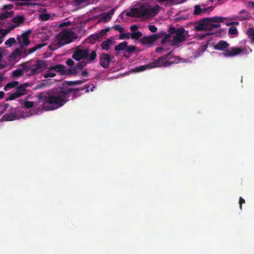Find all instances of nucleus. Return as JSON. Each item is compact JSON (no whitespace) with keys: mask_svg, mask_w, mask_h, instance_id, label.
Listing matches in <instances>:
<instances>
[{"mask_svg":"<svg viewBox=\"0 0 254 254\" xmlns=\"http://www.w3.org/2000/svg\"><path fill=\"white\" fill-rule=\"evenodd\" d=\"M73 90L70 88H62L57 92L42 93L39 100L43 103V109L46 111L53 110L61 107L68 100L69 93Z\"/></svg>","mask_w":254,"mask_h":254,"instance_id":"1","label":"nucleus"},{"mask_svg":"<svg viewBox=\"0 0 254 254\" xmlns=\"http://www.w3.org/2000/svg\"><path fill=\"white\" fill-rule=\"evenodd\" d=\"M172 53V52H170L149 64L136 67L132 69L131 71L134 72H138L144 71L147 69L157 67H167L173 64L177 63V60H179L180 58L178 57H173Z\"/></svg>","mask_w":254,"mask_h":254,"instance_id":"2","label":"nucleus"},{"mask_svg":"<svg viewBox=\"0 0 254 254\" xmlns=\"http://www.w3.org/2000/svg\"><path fill=\"white\" fill-rule=\"evenodd\" d=\"M160 9V6L158 5L152 7L149 5L143 4L137 7L132 8L130 12H127V15L133 17L148 18L156 15Z\"/></svg>","mask_w":254,"mask_h":254,"instance_id":"3","label":"nucleus"},{"mask_svg":"<svg viewBox=\"0 0 254 254\" xmlns=\"http://www.w3.org/2000/svg\"><path fill=\"white\" fill-rule=\"evenodd\" d=\"M230 45L226 41L220 40L214 46L216 50L223 51L222 55L225 57H232L240 54L243 50L239 47H231L228 48Z\"/></svg>","mask_w":254,"mask_h":254,"instance_id":"4","label":"nucleus"},{"mask_svg":"<svg viewBox=\"0 0 254 254\" xmlns=\"http://www.w3.org/2000/svg\"><path fill=\"white\" fill-rule=\"evenodd\" d=\"M46 63L43 61H37L35 64L30 62L22 64L20 66L28 76H32L40 72L46 67Z\"/></svg>","mask_w":254,"mask_h":254,"instance_id":"5","label":"nucleus"},{"mask_svg":"<svg viewBox=\"0 0 254 254\" xmlns=\"http://www.w3.org/2000/svg\"><path fill=\"white\" fill-rule=\"evenodd\" d=\"M222 21V18L218 16L204 18L195 26V29L197 31H212V23H219Z\"/></svg>","mask_w":254,"mask_h":254,"instance_id":"6","label":"nucleus"},{"mask_svg":"<svg viewBox=\"0 0 254 254\" xmlns=\"http://www.w3.org/2000/svg\"><path fill=\"white\" fill-rule=\"evenodd\" d=\"M168 32L171 34H175L172 41L173 45L181 43L186 40V30L183 27H180L177 29L174 27H171L168 29Z\"/></svg>","mask_w":254,"mask_h":254,"instance_id":"7","label":"nucleus"},{"mask_svg":"<svg viewBox=\"0 0 254 254\" xmlns=\"http://www.w3.org/2000/svg\"><path fill=\"white\" fill-rule=\"evenodd\" d=\"M73 35V32L71 30L61 32L58 37V45L60 46H63L65 44L70 43L72 41Z\"/></svg>","mask_w":254,"mask_h":254,"instance_id":"8","label":"nucleus"},{"mask_svg":"<svg viewBox=\"0 0 254 254\" xmlns=\"http://www.w3.org/2000/svg\"><path fill=\"white\" fill-rule=\"evenodd\" d=\"M32 33L31 30H28L17 37V41L20 45L28 46L30 43L29 37Z\"/></svg>","mask_w":254,"mask_h":254,"instance_id":"9","label":"nucleus"},{"mask_svg":"<svg viewBox=\"0 0 254 254\" xmlns=\"http://www.w3.org/2000/svg\"><path fill=\"white\" fill-rule=\"evenodd\" d=\"M14 11L11 10L8 11L5 10L0 13V27L6 26L10 24V22H8L7 18L12 17L13 16Z\"/></svg>","mask_w":254,"mask_h":254,"instance_id":"10","label":"nucleus"},{"mask_svg":"<svg viewBox=\"0 0 254 254\" xmlns=\"http://www.w3.org/2000/svg\"><path fill=\"white\" fill-rule=\"evenodd\" d=\"M162 35L161 33H156L152 34L148 36H145L140 40V42L143 45H151L156 41L158 39H160Z\"/></svg>","mask_w":254,"mask_h":254,"instance_id":"11","label":"nucleus"},{"mask_svg":"<svg viewBox=\"0 0 254 254\" xmlns=\"http://www.w3.org/2000/svg\"><path fill=\"white\" fill-rule=\"evenodd\" d=\"M113 59H114V56H111L106 53H102L100 56V64L102 67L107 68Z\"/></svg>","mask_w":254,"mask_h":254,"instance_id":"12","label":"nucleus"},{"mask_svg":"<svg viewBox=\"0 0 254 254\" xmlns=\"http://www.w3.org/2000/svg\"><path fill=\"white\" fill-rule=\"evenodd\" d=\"M85 54V48L77 47L73 51L71 57L73 59L78 62L84 61Z\"/></svg>","mask_w":254,"mask_h":254,"instance_id":"13","label":"nucleus"},{"mask_svg":"<svg viewBox=\"0 0 254 254\" xmlns=\"http://www.w3.org/2000/svg\"><path fill=\"white\" fill-rule=\"evenodd\" d=\"M85 53L86 55L85 56L84 61L87 62L88 64L92 63L97 57L96 51L85 47Z\"/></svg>","mask_w":254,"mask_h":254,"instance_id":"14","label":"nucleus"},{"mask_svg":"<svg viewBox=\"0 0 254 254\" xmlns=\"http://www.w3.org/2000/svg\"><path fill=\"white\" fill-rule=\"evenodd\" d=\"M65 68L66 67L64 65L61 64H58L55 66L50 67V70H54L60 73L61 75H65Z\"/></svg>","mask_w":254,"mask_h":254,"instance_id":"15","label":"nucleus"},{"mask_svg":"<svg viewBox=\"0 0 254 254\" xmlns=\"http://www.w3.org/2000/svg\"><path fill=\"white\" fill-rule=\"evenodd\" d=\"M1 119L4 121H12L17 119L18 117L16 113H9L4 115Z\"/></svg>","mask_w":254,"mask_h":254,"instance_id":"16","label":"nucleus"},{"mask_svg":"<svg viewBox=\"0 0 254 254\" xmlns=\"http://www.w3.org/2000/svg\"><path fill=\"white\" fill-rule=\"evenodd\" d=\"M16 27H17V25H16L15 24H12L9 25L6 29H4L0 28V34L1 35V38H3L10 31L13 30Z\"/></svg>","mask_w":254,"mask_h":254,"instance_id":"17","label":"nucleus"},{"mask_svg":"<svg viewBox=\"0 0 254 254\" xmlns=\"http://www.w3.org/2000/svg\"><path fill=\"white\" fill-rule=\"evenodd\" d=\"M25 20V17L23 15H16L12 19V22L16 25H17V27L23 24Z\"/></svg>","mask_w":254,"mask_h":254,"instance_id":"18","label":"nucleus"},{"mask_svg":"<svg viewBox=\"0 0 254 254\" xmlns=\"http://www.w3.org/2000/svg\"><path fill=\"white\" fill-rule=\"evenodd\" d=\"M158 33H161L162 35L160 38H162L161 40V44H165L167 43H171V35L172 34L170 32L168 34H166L164 32H159Z\"/></svg>","mask_w":254,"mask_h":254,"instance_id":"19","label":"nucleus"},{"mask_svg":"<svg viewBox=\"0 0 254 254\" xmlns=\"http://www.w3.org/2000/svg\"><path fill=\"white\" fill-rule=\"evenodd\" d=\"M18 49L20 51V54L22 58H25L33 53L30 52V49H28L26 46L20 45Z\"/></svg>","mask_w":254,"mask_h":254,"instance_id":"20","label":"nucleus"},{"mask_svg":"<svg viewBox=\"0 0 254 254\" xmlns=\"http://www.w3.org/2000/svg\"><path fill=\"white\" fill-rule=\"evenodd\" d=\"M10 58L12 60L17 62L19 61L21 58H22L21 54L20 51L19 50L18 48L15 49L11 54Z\"/></svg>","mask_w":254,"mask_h":254,"instance_id":"21","label":"nucleus"},{"mask_svg":"<svg viewBox=\"0 0 254 254\" xmlns=\"http://www.w3.org/2000/svg\"><path fill=\"white\" fill-rule=\"evenodd\" d=\"M112 41L110 39H108L102 42L101 47L102 49L108 51L112 44Z\"/></svg>","mask_w":254,"mask_h":254,"instance_id":"22","label":"nucleus"},{"mask_svg":"<svg viewBox=\"0 0 254 254\" xmlns=\"http://www.w3.org/2000/svg\"><path fill=\"white\" fill-rule=\"evenodd\" d=\"M88 0H72V2L73 5L81 7L85 6L86 4L88 3Z\"/></svg>","mask_w":254,"mask_h":254,"instance_id":"23","label":"nucleus"},{"mask_svg":"<svg viewBox=\"0 0 254 254\" xmlns=\"http://www.w3.org/2000/svg\"><path fill=\"white\" fill-rule=\"evenodd\" d=\"M15 92L18 96L20 97L27 93V90L24 89V87L20 85L17 88Z\"/></svg>","mask_w":254,"mask_h":254,"instance_id":"24","label":"nucleus"},{"mask_svg":"<svg viewBox=\"0 0 254 254\" xmlns=\"http://www.w3.org/2000/svg\"><path fill=\"white\" fill-rule=\"evenodd\" d=\"M101 38L100 37L98 33L96 34H92L90 35L88 38L87 40L91 44H94L96 42V41L99 40Z\"/></svg>","mask_w":254,"mask_h":254,"instance_id":"25","label":"nucleus"},{"mask_svg":"<svg viewBox=\"0 0 254 254\" xmlns=\"http://www.w3.org/2000/svg\"><path fill=\"white\" fill-rule=\"evenodd\" d=\"M128 43L124 41L120 43L118 45L115 47V50L116 51H120L124 50H126Z\"/></svg>","mask_w":254,"mask_h":254,"instance_id":"26","label":"nucleus"},{"mask_svg":"<svg viewBox=\"0 0 254 254\" xmlns=\"http://www.w3.org/2000/svg\"><path fill=\"white\" fill-rule=\"evenodd\" d=\"M18 81H12L8 83H7L5 86L4 87V90L5 91H8L9 89L18 86Z\"/></svg>","mask_w":254,"mask_h":254,"instance_id":"27","label":"nucleus"},{"mask_svg":"<svg viewBox=\"0 0 254 254\" xmlns=\"http://www.w3.org/2000/svg\"><path fill=\"white\" fill-rule=\"evenodd\" d=\"M87 64H88V63H87V62L86 61H79L77 63V64L75 66V69H76V70H81L84 67H85L87 65Z\"/></svg>","mask_w":254,"mask_h":254,"instance_id":"28","label":"nucleus"},{"mask_svg":"<svg viewBox=\"0 0 254 254\" xmlns=\"http://www.w3.org/2000/svg\"><path fill=\"white\" fill-rule=\"evenodd\" d=\"M32 0H17L16 4L19 6H29L33 4V3L30 2Z\"/></svg>","mask_w":254,"mask_h":254,"instance_id":"29","label":"nucleus"},{"mask_svg":"<svg viewBox=\"0 0 254 254\" xmlns=\"http://www.w3.org/2000/svg\"><path fill=\"white\" fill-rule=\"evenodd\" d=\"M86 80H79L76 81H66L65 83L68 86H72L75 85L81 84L84 82H85Z\"/></svg>","mask_w":254,"mask_h":254,"instance_id":"30","label":"nucleus"},{"mask_svg":"<svg viewBox=\"0 0 254 254\" xmlns=\"http://www.w3.org/2000/svg\"><path fill=\"white\" fill-rule=\"evenodd\" d=\"M115 11V8H112L110 11L107 12V13H104L103 15V19L104 20H110L111 18V16L114 14Z\"/></svg>","mask_w":254,"mask_h":254,"instance_id":"31","label":"nucleus"},{"mask_svg":"<svg viewBox=\"0 0 254 254\" xmlns=\"http://www.w3.org/2000/svg\"><path fill=\"white\" fill-rule=\"evenodd\" d=\"M24 74V71L22 68H18L13 71L12 75L15 77H20Z\"/></svg>","mask_w":254,"mask_h":254,"instance_id":"32","label":"nucleus"},{"mask_svg":"<svg viewBox=\"0 0 254 254\" xmlns=\"http://www.w3.org/2000/svg\"><path fill=\"white\" fill-rule=\"evenodd\" d=\"M21 105L26 109H30L33 107L34 102L32 101H21Z\"/></svg>","mask_w":254,"mask_h":254,"instance_id":"33","label":"nucleus"},{"mask_svg":"<svg viewBox=\"0 0 254 254\" xmlns=\"http://www.w3.org/2000/svg\"><path fill=\"white\" fill-rule=\"evenodd\" d=\"M142 34L140 31L132 32L130 34V37L132 39L138 40L142 37Z\"/></svg>","mask_w":254,"mask_h":254,"instance_id":"34","label":"nucleus"},{"mask_svg":"<svg viewBox=\"0 0 254 254\" xmlns=\"http://www.w3.org/2000/svg\"><path fill=\"white\" fill-rule=\"evenodd\" d=\"M240 14H244V16H240L239 19L240 20H246L248 18L249 15L246 10L243 9L240 11Z\"/></svg>","mask_w":254,"mask_h":254,"instance_id":"35","label":"nucleus"},{"mask_svg":"<svg viewBox=\"0 0 254 254\" xmlns=\"http://www.w3.org/2000/svg\"><path fill=\"white\" fill-rule=\"evenodd\" d=\"M77 72V71L75 66L72 68H65V75L76 74Z\"/></svg>","mask_w":254,"mask_h":254,"instance_id":"36","label":"nucleus"},{"mask_svg":"<svg viewBox=\"0 0 254 254\" xmlns=\"http://www.w3.org/2000/svg\"><path fill=\"white\" fill-rule=\"evenodd\" d=\"M8 95V96L6 99V101L13 100L19 97L15 92L13 93H9Z\"/></svg>","mask_w":254,"mask_h":254,"instance_id":"37","label":"nucleus"},{"mask_svg":"<svg viewBox=\"0 0 254 254\" xmlns=\"http://www.w3.org/2000/svg\"><path fill=\"white\" fill-rule=\"evenodd\" d=\"M201 12H205V11L203 10V9H201L199 5H196L194 6L193 14L195 15H199L201 13Z\"/></svg>","mask_w":254,"mask_h":254,"instance_id":"38","label":"nucleus"},{"mask_svg":"<svg viewBox=\"0 0 254 254\" xmlns=\"http://www.w3.org/2000/svg\"><path fill=\"white\" fill-rule=\"evenodd\" d=\"M16 43V40L14 38H9L5 42V44L9 47H11L12 45Z\"/></svg>","mask_w":254,"mask_h":254,"instance_id":"39","label":"nucleus"},{"mask_svg":"<svg viewBox=\"0 0 254 254\" xmlns=\"http://www.w3.org/2000/svg\"><path fill=\"white\" fill-rule=\"evenodd\" d=\"M136 50V47L133 45L127 46L126 52L127 53H134Z\"/></svg>","mask_w":254,"mask_h":254,"instance_id":"40","label":"nucleus"},{"mask_svg":"<svg viewBox=\"0 0 254 254\" xmlns=\"http://www.w3.org/2000/svg\"><path fill=\"white\" fill-rule=\"evenodd\" d=\"M110 31L109 28H106L103 29H102L100 30V31L98 33V34L100 38H102V37L104 36L106 33Z\"/></svg>","mask_w":254,"mask_h":254,"instance_id":"41","label":"nucleus"},{"mask_svg":"<svg viewBox=\"0 0 254 254\" xmlns=\"http://www.w3.org/2000/svg\"><path fill=\"white\" fill-rule=\"evenodd\" d=\"M247 34L250 38L254 40V29L253 28H249L248 29Z\"/></svg>","mask_w":254,"mask_h":254,"instance_id":"42","label":"nucleus"},{"mask_svg":"<svg viewBox=\"0 0 254 254\" xmlns=\"http://www.w3.org/2000/svg\"><path fill=\"white\" fill-rule=\"evenodd\" d=\"M50 15L47 13H42L40 15V18L43 21H47L50 18Z\"/></svg>","mask_w":254,"mask_h":254,"instance_id":"43","label":"nucleus"},{"mask_svg":"<svg viewBox=\"0 0 254 254\" xmlns=\"http://www.w3.org/2000/svg\"><path fill=\"white\" fill-rule=\"evenodd\" d=\"M238 33V30L236 27L232 26L229 29V34L231 35H236Z\"/></svg>","mask_w":254,"mask_h":254,"instance_id":"44","label":"nucleus"},{"mask_svg":"<svg viewBox=\"0 0 254 254\" xmlns=\"http://www.w3.org/2000/svg\"><path fill=\"white\" fill-rule=\"evenodd\" d=\"M130 34L129 33H124L120 35L119 39H124L125 38H127L128 39L130 38Z\"/></svg>","mask_w":254,"mask_h":254,"instance_id":"45","label":"nucleus"},{"mask_svg":"<svg viewBox=\"0 0 254 254\" xmlns=\"http://www.w3.org/2000/svg\"><path fill=\"white\" fill-rule=\"evenodd\" d=\"M43 47V44H40L37 45L36 46H35L32 48H30V52L34 53L37 50L40 49L42 48Z\"/></svg>","mask_w":254,"mask_h":254,"instance_id":"46","label":"nucleus"},{"mask_svg":"<svg viewBox=\"0 0 254 254\" xmlns=\"http://www.w3.org/2000/svg\"><path fill=\"white\" fill-rule=\"evenodd\" d=\"M56 75V74L53 72L51 71H48L47 73H45L44 75V77L47 78L49 77H53Z\"/></svg>","mask_w":254,"mask_h":254,"instance_id":"47","label":"nucleus"},{"mask_svg":"<svg viewBox=\"0 0 254 254\" xmlns=\"http://www.w3.org/2000/svg\"><path fill=\"white\" fill-rule=\"evenodd\" d=\"M114 28L115 30L118 31L121 33L123 32L124 30V28L119 24H117L114 26Z\"/></svg>","mask_w":254,"mask_h":254,"instance_id":"48","label":"nucleus"},{"mask_svg":"<svg viewBox=\"0 0 254 254\" xmlns=\"http://www.w3.org/2000/svg\"><path fill=\"white\" fill-rule=\"evenodd\" d=\"M70 24H71V22H70L69 21H67L64 22H62V23H61L60 24V27H63L64 26H69V25H70Z\"/></svg>","mask_w":254,"mask_h":254,"instance_id":"49","label":"nucleus"},{"mask_svg":"<svg viewBox=\"0 0 254 254\" xmlns=\"http://www.w3.org/2000/svg\"><path fill=\"white\" fill-rule=\"evenodd\" d=\"M149 29L151 32L153 33L156 32L157 31V28L155 26L153 25H150L149 26Z\"/></svg>","mask_w":254,"mask_h":254,"instance_id":"50","label":"nucleus"},{"mask_svg":"<svg viewBox=\"0 0 254 254\" xmlns=\"http://www.w3.org/2000/svg\"><path fill=\"white\" fill-rule=\"evenodd\" d=\"M66 64L69 66H73L74 64V62L71 60V59H69L68 60L66 61Z\"/></svg>","mask_w":254,"mask_h":254,"instance_id":"51","label":"nucleus"},{"mask_svg":"<svg viewBox=\"0 0 254 254\" xmlns=\"http://www.w3.org/2000/svg\"><path fill=\"white\" fill-rule=\"evenodd\" d=\"M13 5L12 4H6L3 6L2 9L5 10L6 9H11L13 8Z\"/></svg>","mask_w":254,"mask_h":254,"instance_id":"52","label":"nucleus"},{"mask_svg":"<svg viewBox=\"0 0 254 254\" xmlns=\"http://www.w3.org/2000/svg\"><path fill=\"white\" fill-rule=\"evenodd\" d=\"M138 27L137 25L134 24L130 27V29L132 32H135V31L138 29Z\"/></svg>","mask_w":254,"mask_h":254,"instance_id":"53","label":"nucleus"},{"mask_svg":"<svg viewBox=\"0 0 254 254\" xmlns=\"http://www.w3.org/2000/svg\"><path fill=\"white\" fill-rule=\"evenodd\" d=\"M245 203V199L244 198H243L242 197H240L239 198V205H240V209H242V204Z\"/></svg>","mask_w":254,"mask_h":254,"instance_id":"54","label":"nucleus"},{"mask_svg":"<svg viewBox=\"0 0 254 254\" xmlns=\"http://www.w3.org/2000/svg\"><path fill=\"white\" fill-rule=\"evenodd\" d=\"M213 30L217 29L220 27V24L219 23H212Z\"/></svg>","mask_w":254,"mask_h":254,"instance_id":"55","label":"nucleus"},{"mask_svg":"<svg viewBox=\"0 0 254 254\" xmlns=\"http://www.w3.org/2000/svg\"><path fill=\"white\" fill-rule=\"evenodd\" d=\"M247 7H249V8H254V1H249L247 3Z\"/></svg>","mask_w":254,"mask_h":254,"instance_id":"56","label":"nucleus"},{"mask_svg":"<svg viewBox=\"0 0 254 254\" xmlns=\"http://www.w3.org/2000/svg\"><path fill=\"white\" fill-rule=\"evenodd\" d=\"M71 89L73 90L72 91H73V98L76 97L78 96L77 95V93L79 91V89L78 88H75V89L71 88Z\"/></svg>","mask_w":254,"mask_h":254,"instance_id":"57","label":"nucleus"},{"mask_svg":"<svg viewBox=\"0 0 254 254\" xmlns=\"http://www.w3.org/2000/svg\"><path fill=\"white\" fill-rule=\"evenodd\" d=\"M82 76H87L88 75V72L87 71V69H85L83 71H82L81 73Z\"/></svg>","mask_w":254,"mask_h":254,"instance_id":"58","label":"nucleus"},{"mask_svg":"<svg viewBox=\"0 0 254 254\" xmlns=\"http://www.w3.org/2000/svg\"><path fill=\"white\" fill-rule=\"evenodd\" d=\"M164 50H165V49L162 47H158L156 49V52L157 53H160L161 52H162V51H164Z\"/></svg>","mask_w":254,"mask_h":254,"instance_id":"59","label":"nucleus"},{"mask_svg":"<svg viewBox=\"0 0 254 254\" xmlns=\"http://www.w3.org/2000/svg\"><path fill=\"white\" fill-rule=\"evenodd\" d=\"M213 9V6H210V7H208L207 8H204L203 10L205 11V12L206 11H212Z\"/></svg>","mask_w":254,"mask_h":254,"instance_id":"60","label":"nucleus"},{"mask_svg":"<svg viewBox=\"0 0 254 254\" xmlns=\"http://www.w3.org/2000/svg\"><path fill=\"white\" fill-rule=\"evenodd\" d=\"M214 33H215V32H211V33H207L206 34H205V35H203L202 36H201V39H203L206 35H211L214 34Z\"/></svg>","mask_w":254,"mask_h":254,"instance_id":"61","label":"nucleus"},{"mask_svg":"<svg viewBox=\"0 0 254 254\" xmlns=\"http://www.w3.org/2000/svg\"><path fill=\"white\" fill-rule=\"evenodd\" d=\"M4 95V93L3 91H0V99H2L3 98Z\"/></svg>","mask_w":254,"mask_h":254,"instance_id":"62","label":"nucleus"},{"mask_svg":"<svg viewBox=\"0 0 254 254\" xmlns=\"http://www.w3.org/2000/svg\"><path fill=\"white\" fill-rule=\"evenodd\" d=\"M20 85L24 87V89H26V88L29 85V84L28 83H24V84H21Z\"/></svg>","mask_w":254,"mask_h":254,"instance_id":"63","label":"nucleus"},{"mask_svg":"<svg viewBox=\"0 0 254 254\" xmlns=\"http://www.w3.org/2000/svg\"><path fill=\"white\" fill-rule=\"evenodd\" d=\"M89 86L87 85H85V88H82L81 90H84V89H86V92H88L89 91Z\"/></svg>","mask_w":254,"mask_h":254,"instance_id":"64","label":"nucleus"}]
</instances>
